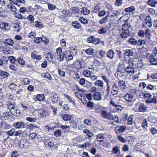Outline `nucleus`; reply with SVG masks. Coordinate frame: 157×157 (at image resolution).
<instances>
[{
    "mask_svg": "<svg viewBox=\"0 0 157 157\" xmlns=\"http://www.w3.org/2000/svg\"><path fill=\"white\" fill-rule=\"evenodd\" d=\"M52 97V102L53 104L57 103L59 101L60 97L57 94H55Z\"/></svg>",
    "mask_w": 157,
    "mask_h": 157,
    "instance_id": "10",
    "label": "nucleus"
},
{
    "mask_svg": "<svg viewBox=\"0 0 157 157\" xmlns=\"http://www.w3.org/2000/svg\"><path fill=\"white\" fill-rule=\"evenodd\" d=\"M13 27L14 28L15 30L19 32L20 29H19V25L17 23H15L13 24Z\"/></svg>",
    "mask_w": 157,
    "mask_h": 157,
    "instance_id": "56",
    "label": "nucleus"
},
{
    "mask_svg": "<svg viewBox=\"0 0 157 157\" xmlns=\"http://www.w3.org/2000/svg\"><path fill=\"white\" fill-rule=\"evenodd\" d=\"M115 52L117 53V54L119 56V58L121 59L122 58L123 56V54L122 52L120 50H117L115 51Z\"/></svg>",
    "mask_w": 157,
    "mask_h": 157,
    "instance_id": "61",
    "label": "nucleus"
},
{
    "mask_svg": "<svg viewBox=\"0 0 157 157\" xmlns=\"http://www.w3.org/2000/svg\"><path fill=\"white\" fill-rule=\"evenodd\" d=\"M141 126L143 128L146 129L147 127V122L146 118H145L143 121L142 123Z\"/></svg>",
    "mask_w": 157,
    "mask_h": 157,
    "instance_id": "55",
    "label": "nucleus"
},
{
    "mask_svg": "<svg viewBox=\"0 0 157 157\" xmlns=\"http://www.w3.org/2000/svg\"><path fill=\"white\" fill-rule=\"evenodd\" d=\"M152 56H151V55L148 56V61L150 63V65H157V59Z\"/></svg>",
    "mask_w": 157,
    "mask_h": 157,
    "instance_id": "9",
    "label": "nucleus"
},
{
    "mask_svg": "<svg viewBox=\"0 0 157 157\" xmlns=\"http://www.w3.org/2000/svg\"><path fill=\"white\" fill-rule=\"evenodd\" d=\"M126 127L125 126H119L116 127L115 129L116 134L118 135H120L121 133H123L125 130Z\"/></svg>",
    "mask_w": 157,
    "mask_h": 157,
    "instance_id": "7",
    "label": "nucleus"
},
{
    "mask_svg": "<svg viewBox=\"0 0 157 157\" xmlns=\"http://www.w3.org/2000/svg\"><path fill=\"white\" fill-rule=\"evenodd\" d=\"M18 152L17 151H12L11 152V157H17L18 156Z\"/></svg>",
    "mask_w": 157,
    "mask_h": 157,
    "instance_id": "64",
    "label": "nucleus"
},
{
    "mask_svg": "<svg viewBox=\"0 0 157 157\" xmlns=\"http://www.w3.org/2000/svg\"><path fill=\"white\" fill-rule=\"evenodd\" d=\"M41 37H35L34 38V41L37 44H39L41 42Z\"/></svg>",
    "mask_w": 157,
    "mask_h": 157,
    "instance_id": "53",
    "label": "nucleus"
},
{
    "mask_svg": "<svg viewBox=\"0 0 157 157\" xmlns=\"http://www.w3.org/2000/svg\"><path fill=\"white\" fill-rule=\"evenodd\" d=\"M27 143L26 140H21L18 143L19 146L21 148H23L25 145H27Z\"/></svg>",
    "mask_w": 157,
    "mask_h": 157,
    "instance_id": "20",
    "label": "nucleus"
},
{
    "mask_svg": "<svg viewBox=\"0 0 157 157\" xmlns=\"http://www.w3.org/2000/svg\"><path fill=\"white\" fill-rule=\"evenodd\" d=\"M30 130L29 129H26L24 131H22V135L24 137H26L29 135L30 133Z\"/></svg>",
    "mask_w": 157,
    "mask_h": 157,
    "instance_id": "36",
    "label": "nucleus"
},
{
    "mask_svg": "<svg viewBox=\"0 0 157 157\" xmlns=\"http://www.w3.org/2000/svg\"><path fill=\"white\" fill-rule=\"evenodd\" d=\"M139 111L140 112H145L147 110V106L146 105L142 104L139 108Z\"/></svg>",
    "mask_w": 157,
    "mask_h": 157,
    "instance_id": "18",
    "label": "nucleus"
},
{
    "mask_svg": "<svg viewBox=\"0 0 157 157\" xmlns=\"http://www.w3.org/2000/svg\"><path fill=\"white\" fill-rule=\"evenodd\" d=\"M64 55L67 61H69L73 59V55H74L73 52L72 51L66 50L64 52Z\"/></svg>",
    "mask_w": 157,
    "mask_h": 157,
    "instance_id": "4",
    "label": "nucleus"
},
{
    "mask_svg": "<svg viewBox=\"0 0 157 157\" xmlns=\"http://www.w3.org/2000/svg\"><path fill=\"white\" fill-rule=\"evenodd\" d=\"M86 52L89 55H91L94 53V49L91 48H89L88 49H87L85 50Z\"/></svg>",
    "mask_w": 157,
    "mask_h": 157,
    "instance_id": "43",
    "label": "nucleus"
},
{
    "mask_svg": "<svg viewBox=\"0 0 157 157\" xmlns=\"http://www.w3.org/2000/svg\"><path fill=\"white\" fill-rule=\"evenodd\" d=\"M142 52L143 53H145V54H143V55L146 57V58H147V48H146L143 46L141 48Z\"/></svg>",
    "mask_w": 157,
    "mask_h": 157,
    "instance_id": "47",
    "label": "nucleus"
},
{
    "mask_svg": "<svg viewBox=\"0 0 157 157\" xmlns=\"http://www.w3.org/2000/svg\"><path fill=\"white\" fill-rule=\"evenodd\" d=\"M90 12V11L88 10L86 7H83L81 11V13L84 15H87Z\"/></svg>",
    "mask_w": 157,
    "mask_h": 157,
    "instance_id": "28",
    "label": "nucleus"
},
{
    "mask_svg": "<svg viewBox=\"0 0 157 157\" xmlns=\"http://www.w3.org/2000/svg\"><path fill=\"white\" fill-rule=\"evenodd\" d=\"M124 98L127 102L130 103L129 105H128V106L129 107L132 106V104L131 102L133 98L132 95L131 94H127L124 96Z\"/></svg>",
    "mask_w": 157,
    "mask_h": 157,
    "instance_id": "6",
    "label": "nucleus"
},
{
    "mask_svg": "<svg viewBox=\"0 0 157 157\" xmlns=\"http://www.w3.org/2000/svg\"><path fill=\"white\" fill-rule=\"evenodd\" d=\"M0 28L2 30L7 32L10 30V26L6 22H1L0 23Z\"/></svg>",
    "mask_w": 157,
    "mask_h": 157,
    "instance_id": "5",
    "label": "nucleus"
},
{
    "mask_svg": "<svg viewBox=\"0 0 157 157\" xmlns=\"http://www.w3.org/2000/svg\"><path fill=\"white\" fill-rule=\"evenodd\" d=\"M41 39V41H42L45 44H48V39L44 37V36H42Z\"/></svg>",
    "mask_w": 157,
    "mask_h": 157,
    "instance_id": "63",
    "label": "nucleus"
},
{
    "mask_svg": "<svg viewBox=\"0 0 157 157\" xmlns=\"http://www.w3.org/2000/svg\"><path fill=\"white\" fill-rule=\"evenodd\" d=\"M56 52L58 56H61V54H62L63 53L62 52V49L60 47H59L56 49Z\"/></svg>",
    "mask_w": 157,
    "mask_h": 157,
    "instance_id": "57",
    "label": "nucleus"
},
{
    "mask_svg": "<svg viewBox=\"0 0 157 157\" xmlns=\"http://www.w3.org/2000/svg\"><path fill=\"white\" fill-rule=\"evenodd\" d=\"M94 84L95 86L98 87L100 90H103L105 89V86L104 85V82L101 80H97L96 81L94 82Z\"/></svg>",
    "mask_w": 157,
    "mask_h": 157,
    "instance_id": "8",
    "label": "nucleus"
},
{
    "mask_svg": "<svg viewBox=\"0 0 157 157\" xmlns=\"http://www.w3.org/2000/svg\"><path fill=\"white\" fill-rule=\"evenodd\" d=\"M104 138H105V136L102 133L99 134L97 135V140L100 142H102Z\"/></svg>",
    "mask_w": 157,
    "mask_h": 157,
    "instance_id": "22",
    "label": "nucleus"
},
{
    "mask_svg": "<svg viewBox=\"0 0 157 157\" xmlns=\"http://www.w3.org/2000/svg\"><path fill=\"white\" fill-rule=\"evenodd\" d=\"M152 95L149 93H148V104L151 103H156V99L155 96L152 97Z\"/></svg>",
    "mask_w": 157,
    "mask_h": 157,
    "instance_id": "14",
    "label": "nucleus"
},
{
    "mask_svg": "<svg viewBox=\"0 0 157 157\" xmlns=\"http://www.w3.org/2000/svg\"><path fill=\"white\" fill-rule=\"evenodd\" d=\"M95 38L93 36H91L87 38V41L89 43H93L94 42Z\"/></svg>",
    "mask_w": 157,
    "mask_h": 157,
    "instance_id": "52",
    "label": "nucleus"
},
{
    "mask_svg": "<svg viewBox=\"0 0 157 157\" xmlns=\"http://www.w3.org/2000/svg\"><path fill=\"white\" fill-rule=\"evenodd\" d=\"M6 44L9 46H12L14 44L13 40L11 38H8L5 40Z\"/></svg>",
    "mask_w": 157,
    "mask_h": 157,
    "instance_id": "29",
    "label": "nucleus"
},
{
    "mask_svg": "<svg viewBox=\"0 0 157 157\" xmlns=\"http://www.w3.org/2000/svg\"><path fill=\"white\" fill-rule=\"evenodd\" d=\"M10 111L11 114L16 116H19L20 114V111L17 108L14 107L13 109L12 108V110H10Z\"/></svg>",
    "mask_w": 157,
    "mask_h": 157,
    "instance_id": "13",
    "label": "nucleus"
},
{
    "mask_svg": "<svg viewBox=\"0 0 157 157\" xmlns=\"http://www.w3.org/2000/svg\"><path fill=\"white\" fill-rule=\"evenodd\" d=\"M125 70L126 72L129 73L134 74V70L132 66L127 67L125 69Z\"/></svg>",
    "mask_w": 157,
    "mask_h": 157,
    "instance_id": "27",
    "label": "nucleus"
},
{
    "mask_svg": "<svg viewBox=\"0 0 157 157\" xmlns=\"http://www.w3.org/2000/svg\"><path fill=\"white\" fill-rule=\"evenodd\" d=\"M115 54L114 52L112 49H110L106 54V56L108 58L112 59L114 57Z\"/></svg>",
    "mask_w": 157,
    "mask_h": 157,
    "instance_id": "17",
    "label": "nucleus"
},
{
    "mask_svg": "<svg viewBox=\"0 0 157 157\" xmlns=\"http://www.w3.org/2000/svg\"><path fill=\"white\" fill-rule=\"evenodd\" d=\"M83 133L86 134V136H85L86 138H88L89 139H91V137L93 136V133L87 129H85L83 131Z\"/></svg>",
    "mask_w": 157,
    "mask_h": 157,
    "instance_id": "15",
    "label": "nucleus"
},
{
    "mask_svg": "<svg viewBox=\"0 0 157 157\" xmlns=\"http://www.w3.org/2000/svg\"><path fill=\"white\" fill-rule=\"evenodd\" d=\"M72 25L74 28L77 29H79L81 27L80 23L77 22L76 21L73 22L72 23Z\"/></svg>",
    "mask_w": 157,
    "mask_h": 157,
    "instance_id": "35",
    "label": "nucleus"
},
{
    "mask_svg": "<svg viewBox=\"0 0 157 157\" xmlns=\"http://www.w3.org/2000/svg\"><path fill=\"white\" fill-rule=\"evenodd\" d=\"M8 59L10 61V63L12 64H14L16 61L15 58L13 56L9 57Z\"/></svg>",
    "mask_w": 157,
    "mask_h": 157,
    "instance_id": "51",
    "label": "nucleus"
},
{
    "mask_svg": "<svg viewBox=\"0 0 157 157\" xmlns=\"http://www.w3.org/2000/svg\"><path fill=\"white\" fill-rule=\"evenodd\" d=\"M128 42L131 44L134 45H136L137 41L136 40L133 38H130L128 40Z\"/></svg>",
    "mask_w": 157,
    "mask_h": 157,
    "instance_id": "32",
    "label": "nucleus"
},
{
    "mask_svg": "<svg viewBox=\"0 0 157 157\" xmlns=\"http://www.w3.org/2000/svg\"><path fill=\"white\" fill-rule=\"evenodd\" d=\"M118 85L121 89H123L126 87V86L123 80L119 81L118 82Z\"/></svg>",
    "mask_w": 157,
    "mask_h": 157,
    "instance_id": "26",
    "label": "nucleus"
},
{
    "mask_svg": "<svg viewBox=\"0 0 157 157\" xmlns=\"http://www.w3.org/2000/svg\"><path fill=\"white\" fill-rule=\"evenodd\" d=\"M147 29L145 30V32L143 30H140L138 32L139 35L141 37H144V35H147Z\"/></svg>",
    "mask_w": 157,
    "mask_h": 157,
    "instance_id": "33",
    "label": "nucleus"
},
{
    "mask_svg": "<svg viewBox=\"0 0 157 157\" xmlns=\"http://www.w3.org/2000/svg\"><path fill=\"white\" fill-rule=\"evenodd\" d=\"M101 5L99 4H98L94 6L93 10V12L95 13H97L101 8Z\"/></svg>",
    "mask_w": 157,
    "mask_h": 157,
    "instance_id": "30",
    "label": "nucleus"
},
{
    "mask_svg": "<svg viewBox=\"0 0 157 157\" xmlns=\"http://www.w3.org/2000/svg\"><path fill=\"white\" fill-rule=\"evenodd\" d=\"M10 116V115L9 112H5L2 114L1 118H2V120H6L8 119Z\"/></svg>",
    "mask_w": 157,
    "mask_h": 157,
    "instance_id": "21",
    "label": "nucleus"
},
{
    "mask_svg": "<svg viewBox=\"0 0 157 157\" xmlns=\"http://www.w3.org/2000/svg\"><path fill=\"white\" fill-rule=\"evenodd\" d=\"M113 91L115 92H117L119 90V88L117 84L116 83H114L113 84V85L112 88Z\"/></svg>",
    "mask_w": 157,
    "mask_h": 157,
    "instance_id": "42",
    "label": "nucleus"
},
{
    "mask_svg": "<svg viewBox=\"0 0 157 157\" xmlns=\"http://www.w3.org/2000/svg\"><path fill=\"white\" fill-rule=\"evenodd\" d=\"M128 20L124 21L125 24L122 25V29L123 30H128L131 25L130 24H128L127 23Z\"/></svg>",
    "mask_w": 157,
    "mask_h": 157,
    "instance_id": "25",
    "label": "nucleus"
},
{
    "mask_svg": "<svg viewBox=\"0 0 157 157\" xmlns=\"http://www.w3.org/2000/svg\"><path fill=\"white\" fill-rule=\"evenodd\" d=\"M102 117L105 119L109 120H114L116 123L118 122V118L117 116L113 115L111 112H107L105 110H102L101 112Z\"/></svg>",
    "mask_w": 157,
    "mask_h": 157,
    "instance_id": "1",
    "label": "nucleus"
},
{
    "mask_svg": "<svg viewBox=\"0 0 157 157\" xmlns=\"http://www.w3.org/2000/svg\"><path fill=\"white\" fill-rule=\"evenodd\" d=\"M9 75V73L6 71H0V75L1 76L4 78H6Z\"/></svg>",
    "mask_w": 157,
    "mask_h": 157,
    "instance_id": "44",
    "label": "nucleus"
},
{
    "mask_svg": "<svg viewBox=\"0 0 157 157\" xmlns=\"http://www.w3.org/2000/svg\"><path fill=\"white\" fill-rule=\"evenodd\" d=\"M139 96L142 99H146L147 98V93L141 92L140 93Z\"/></svg>",
    "mask_w": 157,
    "mask_h": 157,
    "instance_id": "45",
    "label": "nucleus"
},
{
    "mask_svg": "<svg viewBox=\"0 0 157 157\" xmlns=\"http://www.w3.org/2000/svg\"><path fill=\"white\" fill-rule=\"evenodd\" d=\"M36 51H34L31 53V57L33 59H37L38 60H40L41 59V56L40 55H37L36 53Z\"/></svg>",
    "mask_w": 157,
    "mask_h": 157,
    "instance_id": "19",
    "label": "nucleus"
},
{
    "mask_svg": "<svg viewBox=\"0 0 157 157\" xmlns=\"http://www.w3.org/2000/svg\"><path fill=\"white\" fill-rule=\"evenodd\" d=\"M27 19L31 23H33L34 22V17L31 15H29L27 17Z\"/></svg>",
    "mask_w": 157,
    "mask_h": 157,
    "instance_id": "59",
    "label": "nucleus"
},
{
    "mask_svg": "<svg viewBox=\"0 0 157 157\" xmlns=\"http://www.w3.org/2000/svg\"><path fill=\"white\" fill-rule=\"evenodd\" d=\"M156 3L157 2L154 0H149L148 1V5L152 7H155Z\"/></svg>",
    "mask_w": 157,
    "mask_h": 157,
    "instance_id": "41",
    "label": "nucleus"
},
{
    "mask_svg": "<svg viewBox=\"0 0 157 157\" xmlns=\"http://www.w3.org/2000/svg\"><path fill=\"white\" fill-rule=\"evenodd\" d=\"M107 29L104 27H102L98 30V33L99 34H104L107 32Z\"/></svg>",
    "mask_w": 157,
    "mask_h": 157,
    "instance_id": "48",
    "label": "nucleus"
},
{
    "mask_svg": "<svg viewBox=\"0 0 157 157\" xmlns=\"http://www.w3.org/2000/svg\"><path fill=\"white\" fill-rule=\"evenodd\" d=\"M17 61L18 62V63L21 65H23L25 64V61L22 58L19 57V58L17 60Z\"/></svg>",
    "mask_w": 157,
    "mask_h": 157,
    "instance_id": "54",
    "label": "nucleus"
},
{
    "mask_svg": "<svg viewBox=\"0 0 157 157\" xmlns=\"http://www.w3.org/2000/svg\"><path fill=\"white\" fill-rule=\"evenodd\" d=\"M36 98L38 101H41L43 100L45 98V97L43 94H38L36 96Z\"/></svg>",
    "mask_w": 157,
    "mask_h": 157,
    "instance_id": "34",
    "label": "nucleus"
},
{
    "mask_svg": "<svg viewBox=\"0 0 157 157\" xmlns=\"http://www.w3.org/2000/svg\"><path fill=\"white\" fill-rule=\"evenodd\" d=\"M25 124L24 123L22 122H14L13 124V126L15 128L20 129L24 127Z\"/></svg>",
    "mask_w": 157,
    "mask_h": 157,
    "instance_id": "11",
    "label": "nucleus"
},
{
    "mask_svg": "<svg viewBox=\"0 0 157 157\" xmlns=\"http://www.w3.org/2000/svg\"><path fill=\"white\" fill-rule=\"evenodd\" d=\"M30 136L32 139H34L36 138L40 137V136L39 135H37L35 133H32L30 134Z\"/></svg>",
    "mask_w": 157,
    "mask_h": 157,
    "instance_id": "50",
    "label": "nucleus"
},
{
    "mask_svg": "<svg viewBox=\"0 0 157 157\" xmlns=\"http://www.w3.org/2000/svg\"><path fill=\"white\" fill-rule=\"evenodd\" d=\"M123 54L124 57L126 56L130 57L132 56L133 54V52L132 49H126L123 51Z\"/></svg>",
    "mask_w": 157,
    "mask_h": 157,
    "instance_id": "12",
    "label": "nucleus"
},
{
    "mask_svg": "<svg viewBox=\"0 0 157 157\" xmlns=\"http://www.w3.org/2000/svg\"><path fill=\"white\" fill-rule=\"evenodd\" d=\"M38 112L39 115V116L40 117H44L46 114V111L43 109H39Z\"/></svg>",
    "mask_w": 157,
    "mask_h": 157,
    "instance_id": "38",
    "label": "nucleus"
},
{
    "mask_svg": "<svg viewBox=\"0 0 157 157\" xmlns=\"http://www.w3.org/2000/svg\"><path fill=\"white\" fill-rule=\"evenodd\" d=\"M62 118L64 121H67L71 119V117L68 114H64L62 115Z\"/></svg>",
    "mask_w": 157,
    "mask_h": 157,
    "instance_id": "40",
    "label": "nucleus"
},
{
    "mask_svg": "<svg viewBox=\"0 0 157 157\" xmlns=\"http://www.w3.org/2000/svg\"><path fill=\"white\" fill-rule=\"evenodd\" d=\"M93 96L94 98L97 100H101V94L99 92H95Z\"/></svg>",
    "mask_w": 157,
    "mask_h": 157,
    "instance_id": "24",
    "label": "nucleus"
},
{
    "mask_svg": "<svg viewBox=\"0 0 157 157\" xmlns=\"http://www.w3.org/2000/svg\"><path fill=\"white\" fill-rule=\"evenodd\" d=\"M43 77L44 78H48L50 80H52L51 75L48 73H46L45 75L43 76Z\"/></svg>",
    "mask_w": 157,
    "mask_h": 157,
    "instance_id": "58",
    "label": "nucleus"
},
{
    "mask_svg": "<svg viewBox=\"0 0 157 157\" xmlns=\"http://www.w3.org/2000/svg\"><path fill=\"white\" fill-rule=\"evenodd\" d=\"M15 131V130L14 128H12L11 130L7 131V132H4V133H5V135L6 136L7 134V137L6 138L4 139L5 140H6L8 138H9V136L8 135H9L10 136H12L13 135V133H14Z\"/></svg>",
    "mask_w": 157,
    "mask_h": 157,
    "instance_id": "16",
    "label": "nucleus"
},
{
    "mask_svg": "<svg viewBox=\"0 0 157 157\" xmlns=\"http://www.w3.org/2000/svg\"><path fill=\"white\" fill-rule=\"evenodd\" d=\"M109 17V15L107 14L106 16L102 18L99 21V24L100 25L105 24L107 23L108 21V17Z\"/></svg>",
    "mask_w": 157,
    "mask_h": 157,
    "instance_id": "23",
    "label": "nucleus"
},
{
    "mask_svg": "<svg viewBox=\"0 0 157 157\" xmlns=\"http://www.w3.org/2000/svg\"><path fill=\"white\" fill-rule=\"evenodd\" d=\"M71 10L73 13L75 14V15L76 16L77 15L79 14V10L76 7H73L71 8Z\"/></svg>",
    "mask_w": 157,
    "mask_h": 157,
    "instance_id": "39",
    "label": "nucleus"
},
{
    "mask_svg": "<svg viewBox=\"0 0 157 157\" xmlns=\"http://www.w3.org/2000/svg\"><path fill=\"white\" fill-rule=\"evenodd\" d=\"M102 117L105 119L109 120H114L116 123L118 122V118L117 116L113 115L111 112H107L105 110H102L101 112Z\"/></svg>",
    "mask_w": 157,
    "mask_h": 157,
    "instance_id": "2",
    "label": "nucleus"
},
{
    "mask_svg": "<svg viewBox=\"0 0 157 157\" xmlns=\"http://www.w3.org/2000/svg\"><path fill=\"white\" fill-rule=\"evenodd\" d=\"M91 71L87 70H84L83 72V74L85 76L88 77V75H90Z\"/></svg>",
    "mask_w": 157,
    "mask_h": 157,
    "instance_id": "60",
    "label": "nucleus"
},
{
    "mask_svg": "<svg viewBox=\"0 0 157 157\" xmlns=\"http://www.w3.org/2000/svg\"><path fill=\"white\" fill-rule=\"evenodd\" d=\"M142 60L139 61L136 59H130L128 60V63L131 66V65L133 66H136V68H140L142 67L144 65H146L147 64L144 63H144L142 62Z\"/></svg>",
    "mask_w": 157,
    "mask_h": 157,
    "instance_id": "3",
    "label": "nucleus"
},
{
    "mask_svg": "<svg viewBox=\"0 0 157 157\" xmlns=\"http://www.w3.org/2000/svg\"><path fill=\"white\" fill-rule=\"evenodd\" d=\"M135 8L134 6H130L128 8H126L124 9V11L126 12H131L134 13L135 11Z\"/></svg>",
    "mask_w": 157,
    "mask_h": 157,
    "instance_id": "31",
    "label": "nucleus"
},
{
    "mask_svg": "<svg viewBox=\"0 0 157 157\" xmlns=\"http://www.w3.org/2000/svg\"><path fill=\"white\" fill-rule=\"evenodd\" d=\"M35 24L36 26L39 29H41L44 27L43 24L40 21H36L35 22Z\"/></svg>",
    "mask_w": 157,
    "mask_h": 157,
    "instance_id": "37",
    "label": "nucleus"
},
{
    "mask_svg": "<svg viewBox=\"0 0 157 157\" xmlns=\"http://www.w3.org/2000/svg\"><path fill=\"white\" fill-rule=\"evenodd\" d=\"M106 13L105 10H102L98 12V16L99 17H103L106 14Z\"/></svg>",
    "mask_w": 157,
    "mask_h": 157,
    "instance_id": "46",
    "label": "nucleus"
},
{
    "mask_svg": "<svg viewBox=\"0 0 157 157\" xmlns=\"http://www.w3.org/2000/svg\"><path fill=\"white\" fill-rule=\"evenodd\" d=\"M122 3V0H116L115 1V4L117 6H119L121 5Z\"/></svg>",
    "mask_w": 157,
    "mask_h": 157,
    "instance_id": "62",
    "label": "nucleus"
},
{
    "mask_svg": "<svg viewBox=\"0 0 157 157\" xmlns=\"http://www.w3.org/2000/svg\"><path fill=\"white\" fill-rule=\"evenodd\" d=\"M26 120L30 122L34 123L36 121L37 119L36 118H34L32 117H27L26 118Z\"/></svg>",
    "mask_w": 157,
    "mask_h": 157,
    "instance_id": "49",
    "label": "nucleus"
}]
</instances>
